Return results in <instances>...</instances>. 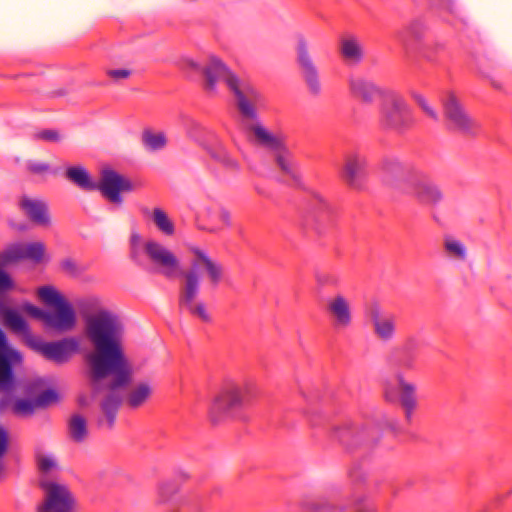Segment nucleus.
I'll return each instance as SVG.
<instances>
[{
  "instance_id": "1",
  "label": "nucleus",
  "mask_w": 512,
  "mask_h": 512,
  "mask_svg": "<svg viewBox=\"0 0 512 512\" xmlns=\"http://www.w3.org/2000/svg\"><path fill=\"white\" fill-rule=\"evenodd\" d=\"M78 305L84 321L83 335L94 347L87 356L91 380L108 379L114 387L126 384L132 369L123 353L122 319L96 295L80 299Z\"/></svg>"
},
{
  "instance_id": "2",
  "label": "nucleus",
  "mask_w": 512,
  "mask_h": 512,
  "mask_svg": "<svg viewBox=\"0 0 512 512\" xmlns=\"http://www.w3.org/2000/svg\"><path fill=\"white\" fill-rule=\"evenodd\" d=\"M37 300L46 306L44 310L30 302H24L19 310L0 307V318L13 332L22 336L27 345L28 336H35L30 332L29 326L21 313L40 320L43 326L55 333H67L76 329L78 315L66 295L55 285L45 284L36 288Z\"/></svg>"
},
{
  "instance_id": "3",
  "label": "nucleus",
  "mask_w": 512,
  "mask_h": 512,
  "mask_svg": "<svg viewBox=\"0 0 512 512\" xmlns=\"http://www.w3.org/2000/svg\"><path fill=\"white\" fill-rule=\"evenodd\" d=\"M188 252L191 270L186 273L181 296V305L203 321L209 320V313L203 302L197 299L200 291V272L206 276L210 287L215 288L225 279L221 263L212 258L207 250L197 245H190Z\"/></svg>"
},
{
  "instance_id": "4",
  "label": "nucleus",
  "mask_w": 512,
  "mask_h": 512,
  "mask_svg": "<svg viewBox=\"0 0 512 512\" xmlns=\"http://www.w3.org/2000/svg\"><path fill=\"white\" fill-rule=\"evenodd\" d=\"M260 394V386L255 380L226 382L214 392L209 401L208 420L213 425L226 423L234 418L237 410L253 404Z\"/></svg>"
},
{
  "instance_id": "5",
  "label": "nucleus",
  "mask_w": 512,
  "mask_h": 512,
  "mask_svg": "<svg viewBox=\"0 0 512 512\" xmlns=\"http://www.w3.org/2000/svg\"><path fill=\"white\" fill-rule=\"evenodd\" d=\"M129 254L136 262L147 258L156 270L167 277H177L181 264L177 256L163 243L155 239H145L137 232L129 237Z\"/></svg>"
},
{
  "instance_id": "6",
  "label": "nucleus",
  "mask_w": 512,
  "mask_h": 512,
  "mask_svg": "<svg viewBox=\"0 0 512 512\" xmlns=\"http://www.w3.org/2000/svg\"><path fill=\"white\" fill-rule=\"evenodd\" d=\"M27 346L45 359L64 364L81 352V338L68 336L56 341H46L40 336H28Z\"/></svg>"
},
{
  "instance_id": "7",
  "label": "nucleus",
  "mask_w": 512,
  "mask_h": 512,
  "mask_svg": "<svg viewBox=\"0 0 512 512\" xmlns=\"http://www.w3.org/2000/svg\"><path fill=\"white\" fill-rule=\"evenodd\" d=\"M43 499L37 512H78L79 504L67 485L52 479H41Z\"/></svg>"
},
{
  "instance_id": "8",
  "label": "nucleus",
  "mask_w": 512,
  "mask_h": 512,
  "mask_svg": "<svg viewBox=\"0 0 512 512\" xmlns=\"http://www.w3.org/2000/svg\"><path fill=\"white\" fill-rule=\"evenodd\" d=\"M383 398L389 403L399 402L409 418L418 405L417 386L403 372H396L393 379L384 382Z\"/></svg>"
},
{
  "instance_id": "9",
  "label": "nucleus",
  "mask_w": 512,
  "mask_h": 512,
  "mask_svg": "<svg viewBox=\"0 0 512 512\" xmlns=\"http://www.w3.org/2000/svg\"><path fill=\"white\" fill-rule=\"evenodd\" d=\"M51 256L42 241L15 242L7 245L0 253V266L8 267L21 260L35 265L46 264Z\"/></svg>"
},
{
  "instance_id": "10",
  "label": "nucleus",
  "mask_w": 512,
  "mask_h": 512,
  "mask_svg": "<svg viewBox=\"0 0 512 512\" xmlns=\"http://www.w3.org/2000/svg\"><path fill=\"white\" fill-rule=\"evenodd\" d=\"M136 189L135 181L112 167L105 165L100 169L96 190H99L109 202L120 205L123 202L122 194L133 192Z\"/></svg>"
},
{
  "instance_id": "11",
  "label": "nucleus",
  "mask_w": 512,
  "mask_h": 512,
  "mask_svg": "<svg viewBox=\"0 0 512 512\" xmlns=\"http://www.w3.org/2000/svg\"><path fill=\"white\" fill-rule=\"evenodd\" d=\"M249 135L256 143L275 150L276 160L280 168L284 171H290L292 162L290 153L284 147L283 139L279 135L271 133L262 123L256 120L249 126Z\"/></svg>"
},
{
  "instance_id": "12",
  "label": "nucleus",
  "mask_w": 512,
  "mask_h": 512,
  "mask_svg": "<svg viewBox=\"0 0 512 512\" xmlns=\"http://www.w3.org/2000/svg\"><path fill=\"white\" fill-rule=\"evenodd\" d=\"M231 86L229 87L235 94L238 108L241 114L251 120L257 117V108L260 107L264 98L261 92L247 81L231 79Z\"/></svg>"
},
{
  "instance_id": "13",
  "label": "nucleus",
  "mask_w": 512,
  "mask_h": 512,
  "mask_svg": "<svg viewBox=\"0 0 512 512\" xmlns=\"http://www.w3.org/2000/svg\"><path fill=\"white\" fill-rule=\"evenodd\" d=\"M326 311L337 330H346L353 325V304L349 296L337 292L326 300Z\"/></svg>"
},
{
  "instance_id": "14",
  "label": "nucleus",
  "mask_w": 512,
  "mask_h": 512,
  "mask_svg": "<svg viewBox=\"0 0 512 512\" xmlns=\"http://www.w3.org/2000/svg\"><path fill=\"white\" fill-rule=\"evenodd\" d=\"M203 74L205 76L206 88L210 91H213L221 81L225 82L228 87H230V80L237 78V76L230 71L222 60L215 55L207 57Z\"/></svg>"
},
{
  "instance_id": "15",
  "label": "nucleus",
  "mask_w": 512,
  "mask_h": 512,
  "mask_svg": "<svg viewBox=\"0 0 512 512\" xmlns=\"http://www.w3.org/2000/svg\"><path fill=\"white\" fill-rule=\"evenodd\" d=\"M21 212L37 225L48 226L51 223L47 203L40 198L22 195L17 201Z\"/></svg>"
},
{
  "instance_id": "16",
  "label": "nucleus",
  "mask_w": 512,
  "mask_h": 512,
  "mask_svg": "<svg viewBox=\"0 0 512 512\" xmlns=\"http://www.w3.org/2000/svg\"><path fill=\"white\" fill-rule=\"evenodd\" d=\"M369 316L375 336L384 342L391 341L396 335V317L383 312L378 306L370 309Z\"/></svg>"
},
{
  "instance_id": "17",
  "label": "nucleus",
  "mask_w": 512,
  "mask_h": 512,
  "mask_svg": "<svg viewBox=\"0 0 512 512\" xmlns=\"http://www.w3.org/2000/svg\"><path fill=\"white\" fill-rule=\"evenodd\" d=\"M442 103L445 118L450 126L460 130L469 128L471 120L463 110L457 96L453 92H446L443 95Z\"/></svg>"
},
{
  "instance_id": "18",
  "label": "nucleus",
  "mask_w": 512,
  "mask_h": 512,
  "mask_svg": "<svg viewBox=\"0 0 512 512\" xmlns=\"http://www.w3.org/2000/svg\"><path fill=\"white\" fill-rule=\"evenodd\" d=\"M366 159L359 154H350L345 159L343 178L353 188H359L365 175Z\"/></svg>"
},
{
  "instance_id": "19",
  "label": "nucleus",
  "mask_w": 512,
  "mask_h": 512,
  "mask_svg": "<svg viewBox=\"0 0 512 512\" xmlns=\"http://www.w3.org/2000/svg\"><path fill=\"white\" fill-rule=\"evenodd\" d=\"M408 111L405 101L398 96L387 98L382 106V121L386 126H395Z\"/></svg>"
},
{
  "instance_id": "20",
  "label": "nucleus",
  "mask_w": 512,
  "mask_h": 512,
  "mask_svg": "<svg viewBox=\"0 0 512 512\" xmlns=\"http://www.w3.org/2000/svg\"><path fill=\"white\" fill-rule=\"evenodd\" d=\"M65 177L68 181L85 191L96 190L97 181L82 165H72L66 168Z\"/></svg>"
},
{
  "instance_id": "21",
  "label": "nucleus",
  "mask_w": 512,
  "mask_h": 512,
  "mask_svg": "<svg viewBox=\"0 0 512 512\" xmlns=\"http://www.w3.org/2000/svg\"><path fill=\"white\" fill-rule=\"evenodd\" d=\"M190 134L191 137L195 138V140L198 141L210 153L212 157L231 168L238 167L237 161L229 155L224 146L218 141V139H216L213 133L207 132L211 142L202 141L193 135L192 131Z\"/></svg>"
},
{
  "instance_id": "22",
  "label": "nucleus",
  "mask_w": 512,
  "mask_h": 512,
  "mask_svg": "<svg viewBox=\"0 0 512 512\" xmlns=\"http://www.w3.org/2000/svg\"><path fill=\"white\" fill-rule=\"evenodd\" d=\"M349 86L352 94L365 102L373 101L380 93L374 83L362 77L351 78Z\"/></svg>"
},
{
  "instance_id": "23",
  "label": "nucleus",
  "mask_w": 512,
  "mask_h": 512,
  "mask_svg": "<svg viewBox=\"0 0 512 512\" xmlns=\"http://www.w3.org/2000/svg\"><path fill=\"white\" fill-rule=\"evenodd\" d=\"M340 53L347 62L358 63L363 58V45L355 36H344L340 41Z\"/></svg>"
},
{
  "instance_id": "24",
  "label": "nucleus",
  "mask_w": 512,
  "mask_h": 512,
  "mask_svg": "<svg viewBox=\"0 0 512 512\" xmlns=\"http://www.w3.org/2000/svg\"><path fill=\"white\" fill-rule=\"evenodd\" d=\"M141 142L147 151L156 152L166 147L168 139L164 131L145 128L141 134Z\"/></svg>"
},
{
  "instance_id": "25",
  "label": "nucleus",
  "mask_w": 512,
  "mask_h": 512,
  "mask_svg": "<svg viewBox=\"0 0 512 512\" xmlns=\"http://www.w3.org/2000/svg\"><path fill=\"white\" fill-rule=\"evenodd\" d=\"M414 195L424 203H436L442 198L440 189L426 179H420L414 185Z\"/></svg>"
},
{
  "instance_id": "26",
  "label": "nucleus",
  "mask_w": 512,
  "mask_h": 512,
  "mask_svg": "<svg viewBox=\"0 0 512 512\" xmlns=\"http://www.w3.org/2000/svg\"><path fill=\"white\" fill-rule=\"evenodd\" d=\"M443 249L445 255L455 262H464L468 257V250L464 242L453 236L444 238Z\"/></svg>"
},
{
  "instance_id": "27",
  "label": "nucleus",
  "mask_w": 512,
  "mask_h": 512,
  "mask_svg": "<svg viewBox=\"0 0 512 512\" xmlns=\"http://www.w3.org/2000/svg\"><path fill=\"white\" fill-rule=\"evenodd\" d=\"M155 228L162 235L172 237L175 234L176 227L170 216L161 208H154L150 216Z\"/></svg>"
},
{
  "instance_id": "28",
  "label": "nucleus",
  "mask_w": 512,
  "mask_h": 512,
  "mask_svg": "<svg viewBox=\"0 0 512 512\" xmlns=\"http://www.w3.org/2000/svg\"><path fill=\"white\" fill-rule=\"evenodd\" d=\"M153 386L148 381H141L135 384L127 395V403L131 407L143 405L152 395Z\"/></svg>"
},
{
  "instance_id": "29",
  "label": "nucleus",
  "mask_w": 512,
  "mask_h": 512,
  "mask_svg": "<svg viewBox=\"0 0 512 512\" xmlns=\"http://www.w3.org/2000/svg\"><path fill=\"white\" fill-rule=\"evenodd\" d=\"M299 63L303 69L304 78L309 89L313 93H318L320 91L321 85L318 78L317 70L313 65L311 59L306 54H301L299 56Z\"/></svg>"
},
{
  "instance_id": "30",
  "label": "nucleus",
  "mask_w": 512,
  "mask_h": 512,
  "mask_svg": "<svg viewBox=\"0 0 512 512\" xmlns=\"http://www.w3.org/2000/svg\"><path fill=\"white\" fill-rule=\"evenodd\" d=\"M69 435L77 442L83 441L88 435V427L86 419L79 415L74 414L69 420Z\"/></svg>"
},
{
  "instance_id": "31",
  "label": "nucleus",
  "mask_w": 512,
  "mask_h": 512,
  "mask_svg": "<svg viewBox=\"0 0 512 512\" xmlns=\"http://www.w3.org/2000/svg\"><path fill=\"white\" fill-rule=\"evenodd\" d=\"M39 471L44 475H52L59 470L57 459L49 453H39L37 456Z\"/></svg>"
},
{
  "instance_id": "32",
  "label": "nucleus",
  "mask_w": 512,
  "mask_h": 512,
  "mask_svg": "<svg viewBox=\"0 0 512 512\" xmlns=\"http://www.w3.org/2000/svg\"><path fill=\"white\" fill-rule=\"evenodd\" d=\"M304 512H332V505L323 499H311L303 503Z\"/></svg>"
},
{
  "instance_id": "33",
  "label": "nucleus",
  "mask_w": 512,
  "mask_h": 512,
  "mask_svg": "<svg viewBox=\"0 0 512 512\" xmlns=\"http://www.w3.org/2000/svg\"><path fill=\"white\" fill-rule=\"evenodd\" d=\"M59 269L62 273L71 277H77L83 272L80 265L71 257L63 258L59 262Z\"/></svg>"
},
{
  "instance_id": "34",
  "label": "nucleus",
  "mask_w": 512,
  "mask_h": 512,
  "mask_svg": "<svg viewBox=\"0 0 512 512\" xmlns=\"http://www.w3.org/2000/svg\"><path fill=\"white\" fill-rule=\"evenodd\" d=\"M179 67L186 72L191 73H203L204 66L202 63L195 57L192 56H184L180 59Z\"/></svg>"
},
{
  "instance_id": "35",
  "label": "nucleus",
  "mask_w": 512,
  "mask_h": 512,
  "mask_svg": "<svg viewBox=\"0 0 512 512\" xmlns=\"http://www.w3.org/2000/svg\"><path fill=\"white\" fill-rule=\"evenodd\" d=\"M106 75L115 82H120L130 77L131 70L126 67L109 68L106 70Z\"/></svg>"
},
{
  "instance_id": "36",
  "label": "nucleus",
  "mask_w": 512,
  "mask_h": 512,
  "mask_svg": "<svg viewBox=\"0 0 512 512\" xmlns=\"http://www.w3.org/2000/svg\"><path fill=\"white\" fill-rule=\"evenodd\" d=\"M413 99L423 109V111L431 118L436 119V111L429 105L428 100L421 93H413Z\"/></svg>"
},
{
  "instance_id": "37",
  "label": "nucleus",
  "mask_w": 512,
  "mask_h": 512,
  "mask_svg": "<svg viewBox=\"0 0 512 512\" xmlns=\"http://www.w3.org/2000/svg\"><path fill=\"white\" fill-rule=\"evenodd\" d=\"M27 168L31 173L37 175H44L49 172L50 167L47 163L41 161H30L27 164Z\"/></svg>"
},
{
  "instance_id": "38",
  "label": "nucleus",
  "mask_w": 512,
  "mask_h": 512,
  "mask_svg": "<svg viewBox=\"0 0 512 512\" xmlns=\"http://www.w3.org/2000/svg\"><path fill=\"white\" fill-rule=\"evenodd\" d=\"M216 219L222 224V226H230L232 219L231 213L224 208H219L215 211Z\"/></svg>"
},
{
  "instance_id": "39",
  "label": "nucleus",
  "mask_w": 512,
  "mask_h": 512,
  "mask_svg": "<svg viewBox=\"0 0 512 512\" xmlns=\"http://www.w3.org/2000/svg\"><path fill=\"white\" fill-rule=\"evenodd\" d=\"M386 171L392 175H403L406 171L405 167L399 162H388L385 166Z\"/></svg>"
},
{
  "instance_id": "40",
  "label": "nucleus",
  "mask_w": 512,
  "mask_h": 512,
  "mask_svg": "<svg viewBox=\"0 0 512 512\" xmlns=\"http://www.w3.org/2000/svg\"><path fill=\"white\" fill-rule=\"evenodd\" d=\"M13 287V281L9 274L0 268V291Z\"/></svg>"
},
{
  "instance_id": "41",
  "label": "nucleus",
  "mask_w": 512,
  "mask_h": 512,
  "mask_svg": "<svg viewBox=\"0 0 512 512\" xmlns=\"http://www.w3.org/2000/svg\"><path fill=\"white\" fill-rule=\"evenodd\" d=\"M40 136H41V138L51 141V142H56V141L60 140V134L54 130L43 131V132H41Z\"/></svg>"
},
{
  "instance_id": "42",
  "label": "nucleus",
  "mask_w": 512,
  "mask_h": 512,
  "mask_svg": "<svg viewBox=\"0 0 512 512\" xmlns=\"http://www.w3.org/2000/svg\"><path fill=\"white\" fill-rule=\"evenodd\" d=\"M119 404V398L108 399L103 403V409L109 414Z\"/></svg>"
},
{
  "instance_id": "43",
  "label": "nucleus",
  "mask_w": 512,
  "mask_h": 512,
  "mask_svg": "<svg viewBox=\"0 0 512 512\" xmlns=\"http://www.w3.org/2000/svg\"><path fill=\"white\" fill-rule=\"evenodd\" d=\"M7 447V434L3 428L0 427V455H2Z\"/></svg>"
},
{
  "instance_id": "44",
  "label": "nucleus",
  "mask_w": 512,
  "mask_h": 512,
  "mask_svg": "<svg viewBox=\"0 0 512 512\" xmlns=\"http://www.w3.org/2000/svg\"><path fill=\"white\" fill-rule=\"evenodd\" d=\"M357 512H375V510H374V509H372V508H363V509H360V510H359V511H357Z\"/></svg>"
},
{
  "instance_id": "45",
  "label": "nucleus",
  "mask_w": 512,
  "mask_h": 512,
  "mask_svg": "<svg viewBox=\"0 0 512 512\" xmlns=\"http://www.w3.org/2000/svg\"><path fill=\"white\" fill-rule=\"evenodd\" d=\"M79 402H80V404H82V405H85V404H86V402L84 401V399H83L82 397H80V398H79Z\"/></svg>"
},
{
  "instance_id": "46",
  "label": "nucleus",
  "mask_w": 512,
  "mask_h": 512,
  "mask_svg": "<svg viewBox=\"0 0 512 512\" xmlns=\"http://www.w3.org/2000/svg\"><path fill=\"white\" fill-rule=\"evenodd\" d=\"M194 128H195V129H200V130H202V128L200 127V125H199V124H194Z\"/></svg>"
},
{
  "instance_id": "47",
  "label": "nucleus",
  "mask_w": 512,
  "mask_h": 512,
  "mask_svg": "<svg viewBox=\"0 0 512 512\" xmlns=\"http://www.w3.org/2000/svg\"><path fill=\"white\" fill-rule=\"evenodd\" d=\"M163 492V490L161 491V493ZM161 497H162V501L165 502L167 499L163 497V495L161 494Z\"/></svg>"
}]
</instances>
